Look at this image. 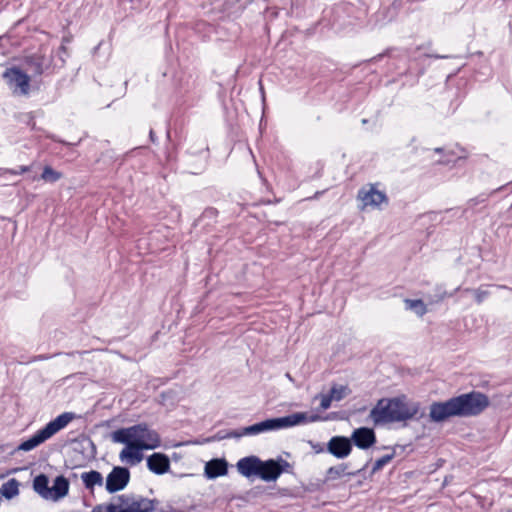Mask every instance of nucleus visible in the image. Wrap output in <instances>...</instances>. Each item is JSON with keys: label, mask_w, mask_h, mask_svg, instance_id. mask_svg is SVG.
I'll return each mask as SVG.
<instances>
[{"label": "nucleus", "mask_w": 512, "mask_h": 512, "mask_svg": "<svg viewBox=\"0 0 512 512\" xmlns=\"http://www.w3.org/2000/svg\"><path fill=\"white\" fill-rule=\"evenodd\" d=\"M323 418L318 414H312L308 416L306 412H296L284 417L273 418L274 429L281 430L301 424H306L308 422H317L322 420Z\"/></svg>", "instance_id": "nucleus-9"}, {"label": "nucleus", "mask_w": 512, "mask_h": 512, "mask_svg": "<svg viewBox=\"0 0 512 512\" xmlns=\"http://www.w3.org/2000/svg\"><path fill=\"white\" fill-rule=\"evenodd\" d=\"M59 53L67 54V49L64 45H61L59 47Z\"/></svg>", "instance_id": "nucleus-40"}, {"label": "nucleus", "mask_w": 512, "mask_h": 512, "mask_svg": "<svg viewBox=\"0 0 512 512\" xmlns=\"http://www.w3.org/2000/svg\"><path fill=\"white\" fill-rule=\"evenodd\" d=\"M52 60L41 54H33L25 58V63L33 76H41L51 67Z\"/></svg>", "instance_id": "nucleus-14"}, {"label": "nucleus", "mask_w": 512, "mask_h": 512, "mask_svg": "<svg viewBox=\"0 0 512 512\" xmlns=\"http://www.w3.org/2000/svg\"><path fill=\"white\" fill-rule=\"evenodd\" d=\"M228 473V463L225 459L215 458L205 464L204 475L208 479H215Z\"/></svg>", "instance_id": "nucleus-16"}, {"label": "nucleus", "mask_w": 512, "mask_h": 512, "mask_svg": "<svg viewBox=\"0 0 512 512\" xmlns=\"http://www.w3.org/2000/svg\"><path fill=\"white\" fill-rule=\"evenodd\" d=\"M280 475L281 470L278 469L277 461H274V459L262 461V465H260L258 475L260 479L266 482L276 481L280 477Z\"/></svg>", "instance_id": "nucleus-17"}, {"label": "nucleus", "mask_w": 512, "mask_h": 512, "mask_svg": "<svg viewBox=\"0 0 512 512\" xmlns=\"http://www.w3.org/2000/svg\"><path fill=\"white\" fill-rule=\"evenodd\" d=\"M274 461H277L278 469L281 470V474L283 472H288L291 468V464L284 460L282 457H278L277 459H274Z\"/></svg>", "instance_id": "nucleus-32"}, {"label": "nucleus", "mask_w": 512, "mask_h": 512, "mask_svg": "<svg viewBox=\"0 0 512 512\" xmlns=\"http://www.w3.org/2000/svg\"><path fill=\"white\" fill-rule=\"evenodd\" d=\"M3 78L9 87L22 95L28 94L30 77L17 67H11L5 70Z\"/></svg>", "instance_id": "nucleus-8"}, {"label": "nucleus", "mask_w": 512, "mask_h": 512, "mask_svg": "<svg viewBox=\"0 0 512 512\" xmlns=\"http://www.w3.org/2000/svg\"><path fill=\"white\" fill-rule=\"evenodd\" d=\"M3 170H4V168H0V175L5 174V173L3 172Z\"/></svg>", "instance_id": "nucleus-47"}, {"label": "nucleus", "mask_w": 512, "mask_h": 512, "mask_svg": "<svg viewBox=\"0 0 512 512\" xmlns=\"http://www.w3.org/2000/svg\"><path fill=\"white\" fill-rule=\"evenodd\" d=\"M405 304L408 309L414 310L418 316H423L427 312L426 305L421 299H406Z\"/></svg>", "instance_id": "nucleus-26"}, {"label": "nucleus", "mask_w": 512, "mask_h": 512, "mask_svg": "<svg viewBox=\"0 0 512 512\" xmlns=\"http://www.w3.org/2000/svg\"><path fill=\"white\" fill-rule=\"evenodd\" d=\"M143 423L127 428H120L111 433V440L114 443H121L131 446H143L142 442Z\"/></svg>", "instance_id": "nucleus-6"}, {"label": "nucleus", "mask_w": 512, "mask_h": 512, "mask_svg": "<svg viewBox=\"0 0 512 512\" xmlns=\"http://www.w3.org/2000/svg\"><path fill=\"white\" fill-rule=\"evenodd\" d=\"M496 287L500 288V289H508V290L512 291V288H509L506 285H497Z\"/></svg>", "instance_id": "nucleus-41"}, {"label": "nucleus", "mask_w": 512, "mask_h": 512, "mask_svg": "<svg viewBox=\"0 0 512 512\" xmlns=\"http://www.w3.org/2000/svg\"><path fill=\"white\" fill-rule=\"evenodd\" d=\"M350 390L348 386L345 385H333L330 389V396L333 397L334 401H340L344 399Z\"/></svg>", "instance_id": "nucleus-27"}, {"label": "nucleus", "mask_w": 512, "mask_h": 512, "mask_svg": "<svg viewBox=\"0 0 512 512\" xmlns=\"http://www.w3.org/2000/svg\"><path fill=\"white\" fill-rule=\"evenodd\" d=\"M505 187H506V185H503V186H501V187L497 188L496 190H494V191H493V193H495V192H497V191H501V190H503Z\"/></svg>", "instance_id": "nucleus-43"}, {"label": "nucleus", "mask_w": 512, "mask_h": 512, "mask_svg": "<svg viewBox=\"0 0 512 512\" xmlns=\"http://www.w3.org/2000/svg\"><path fill=\"white\" fill-rule=\"evenodd\" d=\"M395 456V452L391 454H387L379 458L375 461L373 467H372V473H375L379 470H381L385 465H387Z\"/></svg>", "instance_id": "nucleus-28"}, {"label": "nucleus", "mask_w": 512, "mask_h": 512, "mask_svg": "<svg viewBox=\"0 0 512 512\" xmlns=\"http://www.w3.org/2000/svg\"><path fill=\"white\" fill-rule=\"evenodd\" d=\"M5 445H0V450H3Z\"/></svg>", "instance_id": "nucleus-49"}, {"label": "nucleus", "mask_w": 512, "mask_h": 512, "mask_svg": "<svg viewBox=\"0 0 512 512\" xmlns=\"http://www.w3.org/2000/svg\"><path fill=\"white\" fill-rule=\"evenodd\" d=\"M420 411L418 402H410L405 396L382 398L371 409L369 417L375 425L411 420Z\"/></svg>", "instance_id": "nucleus-2"}, {"label": "nucleus", "mask_w": 512, "mask_h": 512, "mask_svg": "<svg viewBox=\"0 0 512 512\" xmlns=\"http://www.w3.org/2000/svg\"><path fill=\"white\" fill-rule=\"evenodd\" d=\"M203 215L204 216H211V217L216 216L217 215V210L214 209V208H208V209H206L204 211Z\"/></svg>", "instance_id": "nucleus-33"}, {"label": "nucleus", "mask_w": 512, "mask_h": 512, "mask_svg": "<svg viewBox=\"0 0 512 512\" xmlns=\"http://www.w3.org/2000/svg\"><path fill=\"white\" fill-rule=\"evenodd\" d=\"M229 438H241L240 429L232 431L221 430L214 436V439L216 440H223Z\"/></svg>", "instance_id": "nucleus-29"}, {"label": "nucleus", "mask_w": 512, "mask_h": 512, "mask_svg": "<svg viewBox=\"0 0 512 512\" xmlns=\"http://www.w3.org/2000/svg\"><path fill=\"white\" fill-rule=\"evenodd\" d=\"M144 447L145 446L126 445V447L120 452L119 458L122 462L126 461L130 465H136L140 463L144 458L142 453Z\"/></svg>", "instance_id": "nucleus-18"}, {"label": "nucleus", "mask_w": 512, "mask_h": 512, "mask_svg": "<svg viewBox=\"0 0 512 512\" xmlns=\"http://www.w3.org/2000/svg\"><path fill=\"white\" fill-rule=\"evenodd\" d=\"M59 59H60V61H61V65H60V66H61V67H62V66H64V64H65V59H64L61 55H59Z\"/></svg>", "instance_id": "nucleus-42"}, {"label": "nucleus", "mask_w": 512, "mask_h": 512, "mask_svg": "<svg viewBox=\"0 0 512 512\" xmlns=\"http://www.w3.org/2000/svg\"><path fill=\"white\" fill-rule=\"evenodd\" d=\"M63 177L62 173L54 170L51 166L46 165L43 168L40 178L48 183H55Z\"/></svg>", "instance_id": "nucleus-25"}, {"label": "nucleus", "mask_w": 512, "mask_h": 512, "mask_svg": "<svg viewBox=\"0 0 512 512\" xmlns=\"http://www.w3.org/2000/svg\"><path fill=\"white\" fill-rule=\"evenodd\" d=\"M367 465H368V463H366L361 469H358L357 471H354V472L347 471V469H348L347 463H341L339 465L332 466L326 471L325 482L336 480L344 475L356 476V475L360 474L363 470H365Z\"/></svg>", "instance_id": "nucleus-19"}, {"label": "nucleus", "mask_w": 512, "mask_h": 512, "mask_svg": "<svg viewBox=\"0 0 512 512\" xmlns=\"http://www.w3.org/2000/svg\"><path fill=\"white\" fill-rule=\"evenodd\" d=\"M490 405L487 395L478 391L460 394L446 401H436L430 405L431 421L440 423L451 417H475Z\"/></svg>", "instance_id": "nucleus-1"}, {"label": "nucleus", "mask_w": 512, "mask_h": 512, "mask_svg": "<svg viewBox=\"0 0 512 512\" xmlns=\"http://www.w3.org/2000/svg\"><path fill=\"white\" fill-rule=\"evenodd\" d=\"M460 289V287H457L453 293H448L443 285H436L433 288V291L431 293H428L426 295V299L429 304H437L440 303L445 299L447 296H453L455 292H457Z\"/></svg>", "instance_id": "nucleus-23"}, {"label": "nucleus", "mask_w": 512, "mask_h": 512, "mask_svg": "<svg viewBox=\"0 0 512 512\" xmlns=\"http://www.w3.org/2000/svg\"><path fill=\"white\" fill-rule=\"evenodd\" d=\"M17 171H18L19 175L24 174V173L30 171V166H24V165L19 166Z\"/></svg>", "instance_id": "nucleus-34"}, {"label": "nucleus", "mask_w": 512, "mask_h": 512, "mask_svg": "<svg viewBox=\"0 0 512 512\" xmlns=\"http://www.w3.org/2000/svg\"><path fill=\"white\" fill-rule=\"evenodd\" d=\"M149 138H150L152 143H156V136H155V133H154V131L152 129L149 132Z\"/></svg>", "instance_id": "nucleus-37"}, {"label": "nucleus", "mask_w": 512, "mask_h": 512, "mask_svg": "<svg viewBox=\"0 0 512 512\" xmlns=\"http://www.w3.org/2000/svg\"><path fill=\"white\" fill-rule=\"evenodd\" d=\"M327 451L338 459L346 458L352 451V442L345 436H333L327 443Z\"/></svg>", "instance_id": "nucleus-11"}, {"label": "nucleus", "mask_w": 512, "mask_h": 512, "mask_svg": "<svg viewBox=\"0 0 512 512\" xmlns=\"http://www.w3.org/2000/svg\"><path fill=\"white\" fill-rule=\"evenodd\" d=\"M435 152H436V153H440V152H442V148H435Z\"/></svg>", "instance_id": "nucleus-45"}, {"label": "nucleus", "mask_w": 512, "mask_h": 512, "mask_svg": "<svg viewBox=\"0 0 512 512\" xmlns=\"http://www.w3.org/2000/svg\"><path fill=\"white\" fill-rule=\"evenodd\" d=\"M358 198L365 206L379 207L382 203H388L385 192L377 190L373 184L361 188L358 192Z\"/></svg>", "instance_id": "nucleus-10"}, {"label": "nucleus", "mask_w": 512, "mask_h": 512, "mask_svg": "<svg viewBox=\"0 0 512 512\" xmlns=\"http://www.w3.org/2000/svg\"><path fill=\"white\" fill-rule=\"evenodd\" d=\"M147 467L151 472L163 475L170 469L169 457L163 453H153L147 458Z\"/></svg>", "instance_id": "nucleus-15"}, {"label": "nucleus", "mask_w": 512, "mask_h": 512, "mask_svg": "<svg viewBox=\"0 0 512 512\" xmlns=\"http://www.w3.org/2000/svg\"><path fill=\"white\" fill-rule=\"evenodd\" d=\"M312 448H313L317 453L323 452V448L320 446V444H317V445H313V444H312Z\"/></svg>", "instance_id": "nucleus-38"}, {"label": "nucleus", "mask_w": 512, "mask_h": 512, "mask_svg": "<svg viewBox=\"0 0 512 512\" xmlns=\"http://www.w3.org/2000/svg\"><path fill=\"white\" fill-rule=\"evenodd\" d=\"M130 476V470L127 467L114 466L106 477V491L113 494L125 489L130 481Z\"/></svg>", "instance_id": "nucleus-7"}, {"label": "nucleus", "mask_w": 512, "mask_h": 512, "mask_svg": "<svg viewBox=\"0 0 512 512\" xmlns=\"http://www.w3.org/2000/svg\"><path fill=\"white\" fill-rule=\"evenodd\" d=\"M260 89H261V91L263 92V86H262L261 84H260Z\"/></svg>", "instance_id": "nucleus-50"}, {"label": "nucleus", "mask_w": 512, "mask_h": 512, "mask_svg": "<svg viewBox=\"0 0 512 512\" xmlns=\"http://www.w3.org/2000/svg\"><path fill=\"white\" fill-rule=\"evenodd\" d=\"M141 444L144 450H153L161 445V438L157 431L150 429L146 423H143V434Z\"/></svg>", "instance_id": "nucleus-21"}, {"label": "nucleus", "mask_w": 512, "mask_h": 512, "mask_svg": "<svg viewBox=\"0 0 512 512\" xmlns=\"http://www.w3.org/2000/svg\"><path fill=\"white\" fill-rule=\"evenodd\" d=\"M159 503L157 499H148L133 494L113 497L109 503L94 506L91 512H153Z\"/></svg>", "instance_id": "nucleus-3"}, {"label": "nucleus", "mask_w": 512, "mask_h": 512, "mask_svg": "<svg viewBox=\"0 0 512 512\" xmlns=\"http://www.w3.org/2000/svg\"><path fill=\"white\" fill-rule=\"evenodd\" d=\"M441 164H448L450 163V160H446V161H440Z\"/></svg>", "instance_id": "nucleus-46"}, {"label": "nucleus", "mask_w": 512, "mask_h": 512, "mask_svg": "<svg viewBox=\"0 0 512 512\" xmlns=\"http://www.w3.org/2000/svg\"><path fill=\"white\" fill-rule=\"evenodd\" d=\"M352 445L359 449L366 450L376 443V435L373 429L368 427H360L353 431L351 435Z\"/></svg>", "instance_id": "nucleus-12"}, {"label": "nucleus", "mask_w": 512, "mask_h": 512, "mask_svg": "<svg viewBox=\"0 0 512 512\" xmlns=\"http://www.w3.org/2000/svg\"><path fill=\"white\" fill-rule=\"evenodd\" d=\"M4 173H8V174H11V175H19L17 169H8V168H4L3 170Z\"/></svg>", "instance_id": "nucleus-36"}, {"label": "nucleus", "mask_w": 512, "mask_h": 512, "mask_svg": "<svg viewBox=\"0 0 512 512\" xmlns=\"http://www.w3.org/2000/svg\"><path fill=\"white\" fill-rule=\"evenodd\" d=\"M34 491L45 500L54 502L64 498L69 492V481L63 476H57L49 487V478L45 474L37 475L33 480Z\"/></svg>", "instance_id": "nucleus-5"}, {"label": "nucleus", "mask_w": 512, "mask_h": 512, "mask_svg": "<svg viewBox=\"0 0 512 512\" xmlns=\"http://www.w3.org/2000/svg\"><path fill=\"white\" fill-rule=\"evenodd\" d=\"M466 158H467V155H461V156H458L457 159L459 160V159H466Z\"/></svg>", "instance_id": "nucleus-44"}, {"label": "nucleus", "mask_w": 512, "mask_h": 512, "mask_svg": "<svg viewBox=\"0 0 512 512\" xmlns=\"http://www.w3.org/2000/svg\"><path fill=\"white\" fill-rule=\"evenodd\" d=\"M362 123H363V124H366V123H367V120H366V119H363V120H362Z\"/></svg>", "instance_id": "nucleus-48"}, {"label": "nucleus", "mask_w": 512, "mask_h": 512, "mask_svg": "<svg viewBox=\"0 0 512 512\" xmlns=\"http://www.w3.org/2000/svg\"><path fill=\"white\" fill-rule=\"evenodd\" d=\"M81 479L86 489L92 490L94 486L103 485V476L99 471L91 470L81 474Z\"/></svg>", "instance_id": "nucleus-22"}, {"label": "nucleus", "mask_w": 512, "mask_h": 512, "mask_svg": "<svg viewBox=\"0 0 512 512\" xmlns=\"http://www.w3.org/2000/svg\"><path fill=\"white\" fill-rule=\"evenodd\" d=\"M74 418V414L71 412H65L57 416L54 420L50 421L42 429L38 430L29 439L23 441L18 447L14 449L12 454L17 451H31L46 440L51 438L58 431L68 425V423Z\"/></svg>", "instance_id": "nucleus-4"}, {"label": "nucleus", "mask_w": 512, "mask_h": 512, "mask_svg": "<svg viewBox=\"0 0 512 512\" xmlns=\"http://www.w3.org/2000/svg\"><path fill=\"white\" fill-rule=\"evenodd\" d=\"M269 431H275L273 418H269L253 425L243 427L240 429V434L241 437H243L248 435H257Z\"/></svg>", "instance_id": "nucleus-20"}, {"label": "nucleus", "mask_w": 512, "mask_h": 512, "mask_svg": "<svg viewBox=\"0 0 512 512\" xmlns=\"http://www.w3.org/2000/svg\"><path fill=\"white\" fill-rule=\"evenodd\" d=\"M465 292H472V289L466 288ZM473 293L478 304H481L490 295L489 291L483 290L481 287L473 290Z\"/></svg>", "instance_id": "nucleus-30"}, {"label": "nucleus", "mask_w": 512, "mask_h": 512, "mask_svg": "<svg viewBox=\"0 0 512 512\" xmlns=\"http://www.w3.org/2000/svg\"><path fill=\"white\" fill-rule=\"evenodd\" d=\"M321 403L320 407L322 410H327L331 406V402L334 400L330 394L320 395Z\"/></svg>", "instance_id": "nucleus-31"}, {"label": "nucleus", "mask_w": 512, "mask_h": 512, "mask_svg": "<svg viewBox=\"0 0 512 512\" xmlns=\"http://www.w3.org/2000/svg\"><path fill=\"white\" fill-rule=\"evenodd\" d=\"M260 465H262V460L257 456L251 455L238 460L236 467L242 476L250 478L252 476L258 477Z\"/></svg>", "instance_id": "nucleus-13"}, {"label": "nucleus", "mask_w": 512, "mask_h": 512, "mask_svg": "<svg viewBox=\"0 0 512 512\" xmlns=\"http://www.w3.org/2000/svg\"><path fill=\"white\" fill-rule=\"evenodd\" d=\"M19 481L15 478H12L2 484L0 487V494L6 499H12L19 494Z\"/></svg>", "instance_id": "nucleus-24"}, {"label": "nucleus", "mask_w": 512, "mask_h": 512, "mask_svg": "<svg viewBox=\"0 0 512 512\" xmlns=\"http://www.w3.org/2000/svg\"><path fill=\"white\" fill-rule=\"evenodd\" d=\"M427 57L435 58V59H446V58H449L448 56L439 55V54H427Z\"/></svg>", "instance_id": "nucleus-35"}, {"label": "nucleus", "mask_w": 512, "mask_h": 512, "mask_svg": "<svg viewBox=\"0 0 512 512\" xmlns=\"http://www.w3.org/2000/svg\"><path fill=\"white\" fill-rule=\"evenodd\" d=\"M486 197H482L481 199H471L470 202H473L474 204H477L478 202H485L486 201Z\"/></svg>", "instance_id": "nucleus-39"}]
</instances>
